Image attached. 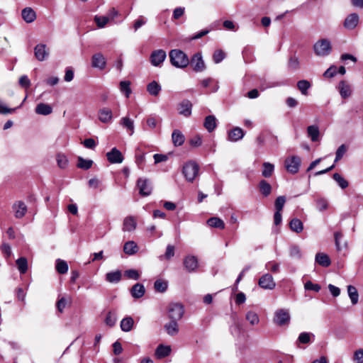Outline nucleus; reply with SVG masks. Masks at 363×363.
<instances>
[{
  "label": "nucleus",
  "instance_id": "33",
  "mask_svg": "<svg viewBox=\"0 0 363 363\" xmlns=\"http://www.w3.org/2000/svg\"><path fill=\"white\" fill-rule=\"evenodd\" d=\"M307 133L313 142H316L319 140L320 131L317 125H309L307 128Z\"/></svg>",
  "mask_w": 363,
  "mask_h": 363
},
{
  "label": "nucleus",
  "instance_id": "6",
  "mask_svg": "<svg viewBox=\"0 0 363 363\" xmlns=\"http://www.w3.org/2000/svg\"><path fill=\"white\" fill-rule=\"evenodd\" d=\"M274 322L279 325H288L290 322V315L287 310L285 309H279L276 311Z\"/></svg>",
  "mask_w": 363,
  "mask_h": 363
},
{
  "label": "nucleus",
  "instance_id": "31",
  "mask_svg": "<svg viewBox=\"0 0 363 363\" xmlns=\"http://www.w3.org/2000/svg\"><path fill=\"white\" fill-rule=\"evenodd\" d=\"M123 251L126 255H133L138 251V246L134 241H128L124 244Z\"/></svg>",
  "mask_w": 363,
  "mask_h": 363
},
{
  "label": "nucleus",
  "instance_id": "26",
  "mask_svg": "<svg viewBox=\"0 0 363 363\" xmlns=\"http://www.w3.org/2000/svg\"><path fill=\"white\" fill-rule=\"evenodd\" d=\"M172 143L175 146H181L185 141L184 134L179 130H174L172 134Z\"/></svg>",
  "mask_w": 363,
  "mask_h": 363
},
{
  "label": "nucleus",
  "instance_id": "17",
  "mask_svg": "<svg viewBox=\"0 0 363 363\" xmlns=\"http://www.w3.org/2000/svg\"><path fill=\"white\" fill-rule=\"evenodd\" d=\"M359 19V16L357 13L350 14L344 21V27L348 30H353L357 26Z\"/></svg>",
  "mask_w": 363,
  "mask_h": 363
},
{
  "label": "nucleus",
  "instance_id": "13",
  "mask_svg": "<svg viewBox=\"0 0 363 363\" xmlns=\"http://www.w3.org/2000/svg\"><path fill=\"white\" fill-rule=\"evenodd\" d=\"M35 57L39 61H44L49 55V51L45 44H38L34 48Z\"/></svg>",
  "mask_w": 363,
  "mask_h": 363
},
{
  "label": "nucleus",
  "instance_id": "14",
  "mask_svg": "<svg viewBox=\"0 0 363 363\" xmlns=\"http://www.w3.org/2000/svg\"><path fill=\"white\" fill-rule=\"evenodd\" d=\"M12 208L16 218H23L27 212V206L22 201H18L13 204Z\"/></svg>",
  "mask_w": 363,
  "mask_h": 363
},
{
  "label": "nucleus",
  "instance_id": "35",
  "mask_svg": "<svg viewBox=\"0 0 363 363\" xmlns=\"http://www.w3.org/2000/svg\"><path fill=\"white\" fill-rule=\"evenodd\" d=\"M134 320L130 316H128L122 319L121 322V328L123 332H129L132 330Z\"/></svg>",
  "mask_w": 363,
  "mask_h": 363
},
{
  "label": "nucleus",
  "instance_id": "18",
  "mask_svg": "<svg viewBox=\"0 0 363 363\" xmlns=\"http://www.w3.org/2000/svg\"><path fill=\"white\" fill-rule=\"evenodd\" d=\"M106 59L101 53H96L92 56L91 65L93 67L104 69L106 67Z\"/></svg>",
  "mask_w": 363,
  "mask_h": 363
},
{
  "label": "nucleus",
  "instance_id": "48",
  "mask_svg": "<svg viewBox=\"0 0 363 363\" xmlns=\"http://www.w3.org/2000/svg\"><path fill=\"white\" fill-rule=\"evenodd\" d=\"M117 320V315L115 311H109L105 319V323L107 325L113 327Z\"/></svg>",
  "mask_w": 363,
  "mask_h": 363
},
{
  "label": "nucleus",
  "instance_id": "61",
  "mask_svg": "<svg viewBox=\"0 0 363 363\" xmlns=\"http://www.w3.org/2000/svg\"><path fill=\"white\" fill-rule=\"evenodd\" d=\"M82 144L86 148L94 150L96 146V143L93 138H86L83 142Z\"/></svg>",
  "mask_w": 363,
  "mask_h": 363
},
{
  "label": "nucleus",
  "instance_id": "60",
  "mask_svg": "<svg viewBox=\"0 0 363 363\" xmlns=\"http://www.w3.org/2000/svg\"><path fill=\"white\" fill-rule=\"evenodd\" d=\"M304 287L306 290H311V291H316V292H318L321 287L319 284H313V282H311V281H308L305 285H304Z\"/></svg>",
  "mask_w": 363,
  "mask_h": 363
},
{
  "label": "nucleus",
  "instance_id": "52",
  "mask_svg": "<svg viewBox=\"0 0 363 363\" xmlns=\"http://www.w3.org/2000/svg\"><path fill=\"white\" fill-rule=\"evenodd\" d=\"M316 208L320 211H323L328 208V201L324 198H318L315 200Z\"/></svg>",
  "mask_w": 363,
  "mask_h": 363
},
{
  "label": "nucleus",
  "instance_id": "21",
  "mask_svg": "<svg viewBox=\"0 0 363 363\" xmlns=\"http://www.w3.org/2000/svg\"><path fill=\"white\" fill-rule=\"evenodd\" d=\"M338 89L342 99H347L350 97L352 94L350 85L343 80L340 82L338 84Z\"/></svg>",
  "mask_w": 363,
  "mask_h": 363
},
{
  "label": "nucleus",
  "instance_id": "34",
  "mask_svg": "<svg viewBox=\"0 0 363 363\" xmlns=\"http://www.w3.org/2000/svg\"><path fill=\"white\" fill-rule=\"evenodd\" d=\"M289 227L292 231L296 233L302 232L303 229V225L302 221L296 218H294L291 220V221L289 222Z\"/></svg>",
  "mask_w": 363,
  "mask_h": 363
},
{
  "label": "nucleus",
  "instance_id": "5",
  "mask_svg": "<svg viewBox=\"0 0 363 363\" xmlns=\"http://www.w3.org/2000/svg\"><path fill=\"white\" fill-rule=\"evenodd\" d=\"M196 72H201L206 69V65L200 52L195 53L189 60V64Z\"/></svg>",
  "mask_w": 363,
  "mask_h": 363
},
{
  "label": "nucleus",
  "instance_id": "32",
  "mask_svg": "<svg viewBox=\"0 0 363 363\" xmlns=\"http://www.w3.org/2000/svg\"><path fill=\"white\" fill-rule=\"evenodd\" d=\"M161 90V86L156 81H152L147 85V91L152 96H157Z\"/></svg>",
  "mask_w": 363,
  "mask_h": 363
},
{
  "label": "nucleus",
  "instance_id": "24",
  "mask_svg": "<svg viewBox=\"0 0 363 363\" xmlns=\"http://www.w3.org/2000/svg\"><path fill=\"white\" fill-rule=\"evenodd\" d=\"M203 126L209 133L213 131L217 126L216 117L213 115L206 116L204 120Z\"/></svg>",
  "mask_w": 363,
  "mask_h": 363
},
{
  "label": "nucleus",
  "instance_id": "64",
  "mask_svg": "<svg viewBox=\"0 0 363 363\" xmlns=\"http://www.w3.org/2000/svg\"><path fill=\"white\" fill-rule=\"evenodd\" d=\"M19 84L23 88H28L30 86V81L27 75H22L19 79Z\"/></svg>",
  "mask_w": 363,
  "mask_h": 363
},
{
  "label": "nucleus",
  "instance_id": "22",
  "mask_svg": "<svg viewBox=\"0 0 363 363\" xmlns=\"http://www.w3.org/2000/svg\"><path fill=\"white\" fill-rule=\"evenodd\" d=\"M21 16L23 19L28 23L33 22L36 18V13L30 7L23 9L21 11Z\"/></svg>",
  "mask_w": 363,
  "mask_h": 363
},
{
  "label": "nucleus",
  "instance_id": "62",
  "mask_svg": "<svg viewBox=\"0 0 363 363\" xmlns=\"http://www.w3.org/2000/svg\"><path fill=\"white\" fill-rule=\"evenodd\" d=\"M147 22V20L143 16H140L133 24V28L135 31H136L138 29H139L140 27H142L143 25H145Z\"/></svg>",
  "mask_w": 363,
  "mask_h": 363
},
{
  "label": "nucleus",
  "instance_id": "63",
  "mask_svg": "<svg viewBox=\"0 0 363 363\" xmlns=\"http://www.w3.org/2000/svg\"><path fill=\"white\" fill-rule=\"evenodd\" d=\"M354 361L356 363H363V349H359L354 352Z\"/></svg>",
  "mask_w": 363,
  "mask_h": 363
},
{
  "label": "nucleus",
  "instance_id": "15",
  "mask_svg": "<svg viewBox=\"0 0 363 363\" xmlns=\"http://www.w3.org/2000/svg\"><path fill=\"white\" fill-rule=\"evenodd\" d=\"M107 160L110 163H121L123 160V157L120 150L116 147L112 148V150L106 153Z\"/></svg>",
  "mask_w": 363,
  "mask_h": 363
},
{
  "label": "nucleus",
  "instance_id": "2",
  "mask_svg": "<svg viewBox=\"0 0 363 363\" xmlns=\"http://www.w3.org/2000/svg\"><path fill=\"white\" fill-rule=\"evenodd\" d=\"M313 50L317 56H327L332 51L331 43L328 39H320L314 44Z\"/></svg>",
  "mask_w": 363,
  "mask_h": 363
},
{
  "label": "nucleus",
  "instance_id": "40",
  "mask_svg": "<svg viewBox=\"0 0 363 363\" xmlns=\"http://www.w3.org/2000/svg\"><path fill=\"white\" fill-rule=\"evenodd\" d=\"M262 167L263 169L262 171V175L265 178L270 177L272 175L274 170V164L265 162L262 164Z\"/></svg>",
  "mask_w": 363,
  "mask_h": 363
},
{
  "label": "nucleus",
  "instance_id": "46",
  "mask_svg": "<svg viewBox=\"0 0 363 363\" xmlns=\"http://www.w3.org/2000/svg\"><path fill=\"white\" fill-rule=\"evenodd\" d=\"M311 83L305 79L300 80L297 83L298 89L303 95H307L308 89L311 87Z\"/></svg>",
  "mask_w": 363,
  "mask_h": 363
},
{
  "label": "nucleus",
  "instance_id": "58",
  "mask_svg": "<svg viewBox=\"0 0 363 363\" xmlns=\"http://www.w3.org/2000/svg\"><path fill=\"white\" fill-rule=\"evenodd\" d=\"M313 335L312 334L306 332H303L300 333L298 340L299 342L303 344H307L309 343L311 341V336Z\"/></svg>",
  "mask_w": 363,
  "mask_h": 363
},
{
  "label": "nucleus",
  "instance_id": "50",
  "mask_svg": "<svg viewBox=\"0 0 363 363\" xmlns=\"http://www.w3.org/2000/svg\"><path fill=\"white\" fill-rule=\"evenodd\" d=\"M333 177L342 189H345L348 186L347 181H346L340 174L335 173Z\"/></svg>",
  "mask_w": 363,
  "mask_h": 363
},
{
  "label": "nucleus",
  "instance_id": "53",
  "mask_svg": "<svg viewBox=\"0 0 363 363\" xmlns=\"http://www.w3.org/2000/svg\"><path fill=\"white\" fill-rule=\"evenodd\" d=\"M124 276L130 279L138 280L140 278V274L138 271L135 269H128L124 272Z\"/></svg>",
  "mask_w": 363,
  "mask_h": 363
},
{
  "label": "nucleus",
  "instance_id": "27",
  "mask_svg": "<svg viewBox=\"0 0 363 363\" xmlns=\"http://www.w3.org/2000/svg\"><path fill=\"white\" fill-rule=\"evenodd\" d=\"M315 262L320 266L328 267L330 265L331 262L328 255L325 253H317L315 255Z\"/></svg>",
  "mask_w": 363,
  "mask_h": 363
},
{
  "label": "nucleus",
  "instance_id": "45",
  "mask_svg": "<svg viewBox=\"0 0 363 363\" xmlns=\"http://www.w3.org/2000/svg\"><path fill=\"white\" fill-rule=\"evenodd\" d=\"M245 318L247 321H249L251 325H257L259 322L258 315L255 312L252 311L247 312L245 315Z\"/></svg>",
  "mask_w": 363,
  "mask_h": 363
},
{
  "label": "nucleus",
  "instance_id": "42",
  "mask_svg": "<svg viewBox=\"0 0 363 363\" xmlns=\"http://www.w3.org/2000/svg\"><path fill=\"white\" fill-rule=\"evenodd\" d=\"M93 161L91 160H86L82 157H79L77 160V167L87 170L91 167Z\"/></svg>",
  "mask_w": 363,
  "mask_h": 363
},
{
  "label": "nucleus",
  "instance_id": "1",
  "mask_svg": "<svg viewBox=\"0 0 363 363\" xmlns=\"http://www.w3.org/2000/svg\"><path fill=\"white\" fill-rule=\"evenodd\" d=\"M169 57L172 65L177 68L183 69L189 64L188 56L181 50H172L169 53Z\"/></svg>",
  "mask_w": 363,
  "mask_h": 363
},
{
  "label": "nucleus",
  "instance_id": "37",
  "mask_svg": "<svg viewBox=\"0 0 363 363\" xmlns=\"http://www.w3.org/2000/svg\"><path fill=\"white\" fill-rule=\"evenodd\" d=\"M120 124L130 131V135L134 133V123L129 117H123L120 121Z\"/></svg>",
  "mask_w": 363,
  "mask_h": 363
},
{
  "label": "nucleus",
  "instance_id": "44",
  "mask_svg": "<svg viewBox=\"0 0 363 363\" xmlns=\"http://www.w3.org/2000/svg\"><path fill=\"white\" fill-rule=\"evenodd\" d=\"M120 91L123 93L126 98H129L132 91L130 81H121L120 82Z\"/></svg>",
  "mask_w": 363,
  "mask_h": 363
},
{
  "label": "nucleus",
  "instance_id": "36",
  "mask_svg": "<svg viewBox=\"0 0 363 363\" xmlns=\"http://www.w3.org/2000/svg\"><path fill=\"white\" fill-rule=\"evenodd\" d=\"M121 272L119 270L111 272L106 274V280L110 283H118L121 281Z\"/></svg>",
  "mask_w": 363,
  "mask_h": 363
},
{
  "label": "nucleus",
  "instance_id": "29",
  "mask_svg": "<svg viewBox=\"0 0 363 363\" xmlns=\"http://www.w3.org/2000/svg\"><path fill=\"white\" fill-rule=\"evenodd\" d=\"M35 113L39 115L48 116L52 113V108L49 104H44V103H40L35 107Z\"/></svg>",
  "mask_w": 363,
  "mask_h": 363
},
{
  "label": "nucleus",
  "instance_id": "56",
  "mask_svg": "<svg viewBox=\"0 0 363 363\" xmlns=\"http://www.w3.org/2000/svg\"><path fill=\"white\" fill-rule=\"evenodd\" d=\"M347 151V147L345 145H341L337 150L335 153V159L334 163H336L344 156Z\"/></svg>",
  "mask_w": 363,
  "mask_h": 363
},
{
  "label": "nucleus",
  "instance_id": "10",
  "mask_svg": "<svg viewBox=\"0 0 363 363\" xmlns=\"http://www.w3.org/2000/svg\"><path fill=\"white\" fill-rule=\"evenodd\" d=\"M137 186L138 187L140 194L143 196H149L152 192V184L150 181L147 179L140 178L138 180Z\"/></svg>",
  "mask_w": 363,
  "mask_h": 363
},
{
  "label": "nucleus",
  "instance_id": "38",
  "mask_svg": "<svg viewBox=\"0 0 363 363\" xmlns=\"http://www.w3.org/2000/svg\"><path fill=\"white\" fill-rule=\"evenodd\" d=\"M347 293L353 305L357 304L359 300V294L357 289L352 285H349L347 286Z\"/></svg>",
  "mask_w": 363,
  "mask_h": 363
},
{
  "label": "nucleus",
  "instance_id": "41",
  "mask_svg": "<svg viewBox=\"0 0 363 363\" xmlns=\"http://www.w3.org/2000/svg\"><path fill=\"white\" fill-rule=\"evenodd\" d=\"M168 287V282L167 281L162 280V279H157L154 283V288L155 291L164 293L167 291Z\"/></svg>",
  "mask_w": 363,
  "mask_h": 363
},
{
  "label": "nucleus",
  "instance_id": "25",
  "mask_svg": "<svg viewBox=\"0 0 363 363\" xmlns=\"http://www.w3.org/2000/svg\"><path fill=\"white\" fill-rule=\"evenodd\" d=\"M145 289L142 284L137 283L133 286L130 290L132 296L135 298H140L145 294Z\"/></svg>",
  "mask_w": 363,
  "mask_h": 363
},
{
  "label": "nucleus",
  "instance_id": "54",
  "mask_svg": "<svg viewBox=\"0 0 363 363\" xmlns=\"http://www.w3.org/2000/svg\"><path fill=\"white\" fill-rule=\"evenodd\" d=\"M94 21L96 22L97 26L101 28H104L109 21V18L107 16H96L94 17Z\"/></svg>",
  "mask_w": 363,
  "mask_h": 363
},
{
  "label": "nucleus",
  "instance_id": "12",
  "mask_svg": "<svg viewBox=\"0 0 363 363\" xmlns=\"http://www.w3.org/2000/svg\"><path fill=\"white\" fill-rule=\"evenodd\" d=\"M258 284L264 289H273L276 286L272 276L269 274L262 275L259 279Z\"/></svg>",
  "mask_w": 363,
  "mask_h": 363
},
{
  "label": "nucleus",
  "instance_id": "39",
  "mask_svg": "<svg viewBox=\"0 0 363 363\" xmlns=\"http://www.w3.org/2000/svg\"><path fill=\"white\" fill-rule=\"evenodd\" d=\"M207 224L213 228H217L223 229L225 228V223L223 220L218 217H212L208 219Z\"/></svg>",
  "mask_w": 363,
  "mask_h": 363
},
{
  "label": "nucleus",
  "instance_id": "9",
  "mask_svg": "<svg viewBox=\"0 0 363 363\" xmlns=\"http://www.w3.org/2000/svg\"><path fill=\"white\" fill-rule=\"evenodd\" d=\"M300 164L301 159L297 156H292L285 160V167L286 170L291 174L298 172Z\"/></svg>",
  "mask_w": 363,
  "mask_h": 363
},
{
  "label": "nucleus",
  "instance_id": "57",
  "mask_svg": "<svg viewBox=\"0 0 363 363\" xmlns=\"http://www.w3.org/2000/svg\"><path fill=\"white\" fill-rule=\"evenodd\" d=\"M225 57V52L221 50H216L213 55V59L215 63H220Z\"/></svg>",
  "mask_w": 363,
  "mask_h": 363
},
{
  "label": "nucleus",
  "instance_id": "28",
  "mask_svg": "<svg viewBox=\"0 0 363 363\" xmlns=\"http://www.w3.org/2000/svg\"><path fill=\"white\" fill-rule=\"evenodd\" d=\"M170 353L171 347L163 345H160L155 350V355L158 359L164 358L169 356Z\"/></svg>",
  "mask_w": 363,
  "mask_h": 363
},
{
  "label": "nucleus",
  "instance_id": "43",
  "mask_svg": "<svg viewBox=\"0 0 363 363\" xmlns=\"http://www.w3.org/2000/svg\"><path fill=\"white\" fill-rule=\"evenodd\" d=\"M17 267L21 274H25L28 270V261L25 257H20L16 261Z\"/></svg>",
  "mask_w": 363,
  "mask_h": 363
},
{
  "label": "nucleus",
  "instance_id": "3",
  "mask_svg": "<svg viewBox=\"0 0 363 363\" xmlns=\"http://www.w3.org/2000/svg\"><path fill=\"white\" fill-rule=\"evenodd\" d=\"M199 167L195 162H189L183 167V174L189 182H193L199 174Z\"/></svg>",
  "mask_w": 363,
  "mask_h": 363
},
{
  "label": "nucleus",
  "instance_id": "11",
  "mask_svg": "<svg viewBox=\"0 0 363 363\" xmlns=\"http://www.w3.org/2000/svg\"><path fill=\"white\" fill-rule=\"evenodd\" d=\"M192 106L193 104L189 100L184 99L178 104L177 110L180 115L189 117L191 115Z\"/></svg>",
  "mask_w": 363,
  "mask_h": 363
},
{
  "label": "nucleus",
  "instance_id": "4",
  "mask_svg": "<svg viewBox=\"0 0 363 363\" xmlns=\"http://www.w3.org/2000/svg\"><path fill=\"white\" fill-rule=\"evenodd\" d=\"M184 313V307L180 303H171L168 307V316L170 320H179L182 318Z\"/></svg>",
  "mask_w": 363,
  "mask_h": 363
},
{
  "label": "nucleus",
  "instance_id": "59",
  "mask_svg": "<svg viewBox=\"0 0 363 363\" xmlns=\"http://www.w3.org/2000/svg\"><path fill=\"white\" fill-rule=\"evenodd\" d=\"M189 144L192 146V147H199L202 144V139H201V137L199 135H196L194 137H192L190 140H189Z\"/></svg>",
  "mask_w": 363,
  "mask_h": 363
},
{
  "label": "nucleus",
  "instance_id": "51",
  "mask_svg": "<svg viewBox=\"0 0 363 363\" xmlns=\"http://www.w3.org/2000/svg\"><path fill=\"white\" fill-rule=\"evenodd\" d=\"M57 165L61 169H65L68 165V160L65 155L58 154L57 155Z\"/></svg>",
  "mask_w": 363,
  "mask_h": 363
},
{
  "label": "nucleus",
  "instance_id": "49",
  "mask_svg": "<svg viewBox=\"0 0 363 363\" xmlns=\"http://www.w3.org/2000/svg\"><path fill=\"white\" fill-rule=\"evenodd\" d=\"M286 203V197L284 196H278L274 202L276 211L281 212Z\"/></svg>",
  "mask_w": 363,
  "mask_h": 363
},
{
  "label": "nucleus",
  "instance_id": "16",
  "mask_svg": "<svg viewBox=\"0 0 363 363\" xmlns=\"http://www.w3.org/2000/svg\"><path fill=\"white\" fill-rule=\"evenodd\" d=\"M245 135L243 130L239 127H235L228 133V140L230 142H237Z\"/></svg>",
  "mask_w": 363,
  "mask_h": 363
},
{
  "label": "nucleus",
  "instance_id": "7",
  "mask_svg": "<svg viewBox=\"0 0 363 363\" xmlns=\"http://www.w3.org/2000/svg\"><path fill=\"white\" fill-rule=\"evenodd\" d=\"M183 264L189 273H193L196 272L199 268V262L196 256L187 255L184 258Z\"/></svg>",
  "mask_w": 363,
  "mask_h": 363
},
{
  "label": "nucleus",
  "instance_id": "55",
  "mask_svg": "<svg viewBox=\"0 0 363 363\" xmlns=\"http://www.w3.org/2000/svg\"><path fill=\"white\" fill-rule=\"evenodd\" d=\"M289 255L293 258L300 259L301 257V252L297 245H291L289 248Z\"/></svg>",
  "mask_w": 363,
  "mask_h": 363
},
{
  "label": "nucleus",
  "instance_id": "20",
  "mask_svg": "<svg viewBox=\"0 0 363 363\" xmlns=\"http://www.w3.org/2000/svg\"><path fill=\"white\" fill-rule=\"evenodd\" d=\"M258 189L260 194L264 197L269 196L271 194L272 190V185L264 179H262L259 181L258 184Z\"/></svg>",
  "mask_w": 363,
  "mask_h": 363
},
{
  "label": "nucleus",
  "instance_id": "19",
  "mask_svg": "<svg viewBox=\"0 0 363 363\" xmlns=\"http://www.w3.org/2000/svg\"><path fill=\"white\" fill-rule=\"evenodd\" d=\"M113 118L112 111L108 108H103L99 111V119L101 122L108 123Z\"/></svg>",
  "mask_w": 363,
  "mask_h": 363
},
{
  "label": "nucleus",
  "instance_id": "47",
  "mask_svg": "<svg viewBox=\"0 0 363 363\" xmlns=\"http://www.w3.org/2000/svg\"><path fill=\"white\" fill-rule=\"evenodd\" d=\"M56 270L59 274H66L68 271V264L67 263L60 259L56 261Z\"/></svg>",
  "mask_w": 363,
  "mask_h": 363
},
{
  "label": "nucleus",
  "instance_id": "23",
  "mask_svg": "<svg viewBox=\"0 0 363 363\" xmlns=\"http://www.w3.org/2000/svg\"><path fill=\"white\" fill-rule=\"evenodd\" d=\"M164 328L167 334L171 336H174L179 333L177 320H171L169 323L164 325Z\"/></svg>",
  "mask_w": 363,
  "mask_h": 363
},
{
  "label": "nucleus",
  "instance_id": "30",
  "mask_svg": "<svg viewBox=\"0 0 363 363\" xmlns=\"http://www.w3.org/2000/svg\"><path fill=\"white\" fill-rule=\"evenodd\" d=\"M136 221L132 216L126 217L123 220V230L124 231L131 232L136 228Z\"/></svg>",
  "mask_w": 363,
  "mask_h": 363
},
{
  "label": "nucleus",
  "instance_id": "8",
  "mask_svg": "<svg viewBox=\"0 0 363 363\" xmlns=\"http://www.w3.org/2000/svg\"><path fill=\"white\" fill-rule=\"evenodd\" d=\"M167 57L166 52L162 49L154 50L150 57L151 64L155 67L160 66Z\"/></svg>",
  "mask_w": 363,
  "mask_h": 363
}]
</instances>
